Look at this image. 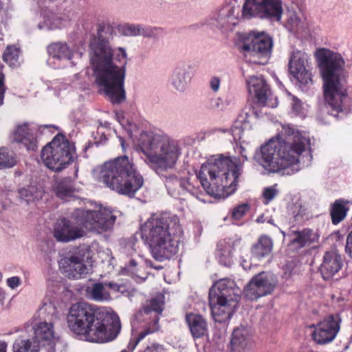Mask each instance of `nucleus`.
Instances as JSON below:
<instances>
[{"mask_svg": "<svg viewBox=\"0 0 352 352\" xmlns=\"http://www.w3.org/2000/svg\"><path fill=\"white\" fill-rule=\"evenodd\" d=\"M146 263L149 265L150 267H153V268H155V269H157V270H160V269H162V266H158V267H155V266H153L152 265V262L151 261H146Z\"/></svg>", "mask_w": 352, "mask_h": 352, "instance_id": "64", "label": "nucleus"}, {"mask_svg": "<svg viewBox=\"0 0 352 352\" xmlns=\"http://www.w3.org/2000/svg\"><path fill=\"white\" fill-rule=\"evenodd\" d=\"M227 242L226 241H220L218 245L217 256L219 258L221 264L227 266L230 263V256L232 252V248L229 245H226Z\"/></svg>", "mask_w": 352, "mask_h": 352, "instance_id": "42", "label": "nucleus"}, {"mask_svg": "<svg viewBox=\"0 0 352 352\" xmlns=\"http://www.w3.org/2000/svg\"><path fill=\"white\" fill-rule=\"evenodd\" d=\"M66 20L59 16H54L53 17V22L51 25L50 29H58L61 28L62 26H65Z\"/></svg>", "mask_w": 352, "mask_h": 352, "instance_id": "54", "label": "nucleus"}, {"mask_svg": "<svg viewBox=\"0 0 352 352\" xmlns=\"http://www.w3.org/2000/svg\"><path fill=\"white\" fill-rule=\"evenodd\" d=\"M273 241L266 235L261 236L257 243L252 248V256L256 259L261 260L269 256L272 250Z\"/></svg>", "mask_w": 352, "mask_h": 352, "instance_id": "31", "label": "nucleus"}, {"mask_svg": "<svg viewBox=\"0 0 352 352\" xmlns=\"http://www.w3.org/2000/svg\"><path fill=\"white\" fill-rule=\"evenodd\" d=\"M277 194L278 190L276 188V185L265 188L263 192V196L266 200L265 204H267L270 201L274 199Z\"/></svg>", "mask_w": 352, "mask_h": 352, "instance_id": "51", "label": "nucleus"}, {"mask_svg": "<svg viewBox=\"0 0 352 352\" xmlns=\"http://www.w3.org/2000/svg\"><path fill=\"white\" fill-rule=\"evenodd\" d=\"M144 263L145 262L142 258L138 256L137 257L132 258L129 261L128 263L126 264L124 267V270L133 276H135L136 277V280L140 279L143 281L146 277L142 276L140 272H141V268L144 267Z\"/></svg>", "mask_w": 352, "mask_h": 352, "instance_id": "40", "label": "nucleus"}, {"mask_svg": "<svg viewBox=\"0 0 352 352\" xmlns=\"http://www.w3.org/2000/svg\"><path fill=\"white\" fill-rule=\"evenodd\" d=\"M230 132L235 142H245L251 134V126L245 118L241 116L234 122Z\"/></svg>", "mask_w": 352, "mask_h": 352, "instance_id": "32", "label": "nucleus"}, {"mask_svg": "<svg viewBox=\"0 0 352 352\" xmlns=\"http://www.w3.org/2000/svg\"><path fill=\"white\" fill-rule=\"evenodd\" d=\"M239 289L229 278L217 281L210 289L208 298L212 316L216 322L229 320L237 307Z\"/></svg>", "mask_w": 352, "mask_h": 352, "instance_id": "9", "label": "nucleus"}, {"mask_svg": "<svg viewBox=\"0 0 352 352\" xmlns=\"http://www.w3.org/2000/svg\"><path fill=\"white\" fill-rule=\"evenodd\" d=\"M14 141L23 144L28 151L37 148V140L27 124L19 125L13 134Z\"/></svg>", "mask_w": 352, "mask_h": 352, "instance_id": "26", "label": "nucleus"}, {"mask_svg": "<svg viewBox=\"0 0 352 352\" xmlns=\"http://www.w3.org/2000/svg\"><path fill=\"white\" fill-rule=\"evenodd\" d=\"M325 104L331 108V114L335 117L343 111L344 104L349 100L346 89H324Z\"/></svg>", "mask_w": 352, "mask_h": 352, "instance_id": "21", "label": "nucleus"}, {"mask_svg": "<svg viewBox=\"0 0 352 352\" xmlns=\"http://www.w3.org/2000/svg\"><path fill=\"white\" fill-rule=\"evenodd\" d=\"M162 34L163 29L162 28L142 25V36L144 37L158 40Z\"/></svg>", "mask_w": 352, "mask_h": 352, "instance_id": "47", "label": "nucleus"}, {"mask_svg": "<svg viewBox=\"0 0 352 352\" xmlns=\"http://www.w3.org/2000/svg\"><path fill=\"white\" fill-rule=\"evenodd\" d=\"M252 344V334L248 328L241 326L233 331L230 340L232 352H243L250 350Z\"/></svg>", "mask_w": 352, "mask_h": 352, "instance_id": "24", "label": "nucleus"}, {"mask_svg": "<svg viewBox=\"0 0 352 352\" xmlns=\"http://www.w3.org/2000/svg\"><path fill=\"white\" fill-rule=\"evenodd\" d=\"M234 150H235L236 153H238L241 155V157H236V156L226 157V156H223V155H220L218 156H214L213 157V159H212L211 160H217L219 159H228L230 160V162L227 166L228 170L226 171V172H227L226 174L222 175L223 178H226V176L231 177L232 175V173H234V171H235L236 170V167H235L234 165L235 164L240 165V170L239 171V174H237V177L236 178V182H235V191H236V188H237L238 183L239 182L240 177L243 174V164L245 162L248 161V155H247L246 149L241 144H240V145L236 144V147L234 148Z\"/></svg>", "mask_w": 352, "mask_h": 352, "instance_id": "22", "label": "nucleus"}, {"mask_svg": "<svg viewBox=\"0 0 352 352\" xmlns=\"http://www.w3.org/2000/svg\"><path fill=\"white\" fill-rule=\"evenodd\" d=\"M67 321L72 332L79 339L89 342H111L121 329L120 320L116 314L85 302L72 305Z\"/></svg>", "mask_w": 352, "mask_h": 352, "instance_id": "3", "label": "nucleus"}, {"mask_svg": "<svg viewBox=\"0 0 352 352\" xmlns=\"http://www.w3.org/2000/svg\"><path fill=\"white\" fill-rule=\"evenodd\" d=\"M221 79L217 76H214L210 81V88H219Z\"/></svg>", "mask_w": 352, "mask_h": 352, "instance_id": "57", "label": "nucleus"}, {"mask_svg": "<svg viewBox=\"0 0 352 352\" xmlns=\"http://www.w3.org/2000/svg\"><path fill=\"white\" fill-rule=\"evenodd\" d=\"M104 285L116 292L120 290V286L117 283L110 282L109 283H104Z\"/></svg>", "mask_w": 352, "mask_h": 352, "instance_id": "58", "label": "nucleus"}, {"mask_svg": "<svg viewBox=\"0 0 352 352\" xmlns=\"http://www.w3.org/2000/svg\"><path fill=\"white\" fill-rule=\"evenodd\" d=\"M283 14L280 0H245L242 16L246 19L257 17L270 21H278Z\"/></svg>", "mask_w": 352, "mask_h": 352, "instance_id": "14", "label": "nucleus"}, {"mask_svg": "<svg viewBox=\"0 0 352 352\" xmlns=\"http://www.w3.org/2000/svg\"><path fill=\"white\" fill-rule=\"evenodd\" d=\"M5 90L6 89H0V106L3 104Z\"/></svg>", "mask_w": 352, "mask_h": 352, "instance_id": "62", "label": "nucleus"}, {"mask_svg": "<svg viewBox=\"0 0 352 352\" xmlns=\"http://www.w3.org/2000/svg\"><path fill=\"white\" fill-rule=\"evenodd\" d=\"M99 94L113 104H120L126 99L125 89H99Z\"/></svg>", "mask_w": 352, "mask_h": 352, "instance_id": "41", "label": "nucleus"}, {"mask_svg": "<svg viewBox=\"0 0 352 352\" xmlns=\"http://www.w3.org/2000/svg\"><path fill=\"white\" fill-rule=\"evenodd\" d=\"M52 292L54 293L56 292L58 290V284L52 283Z\"/></svg>", "mask_w": 352, "mask_h": 352, "instance_id": "63", "label": "nucleus"}, {"mask_svg": "<svg viewBox=\"0 0 352 352\" xmlns=\"http://www.w3.org/2000/svg\"><path fill=\"white\" fill-rule=\"evenodd\" d=\"M100 180L110 189L129 197L134 196L144 184L133 160L126 155L106 162L100 172Z\"/></svg>", "mask_w": 352, "mask_h": 352, "instance_id": "8", "label": "nucleus"}, {"mask_svg": "<svg viewBox=\"0 0 352 352\" xmlns=\"http://www.w3.org/2000/svg\"><path fill=\"white\" fill-rule=\"evenodd\" d=\"M5 76L2 72H0V88H6L4 86Z\"/></svg>", "mask_w": 352, "mask_h": 352, "instance_id": "60", "label": "nucleus"}, {"mask_svg": "<svg viewBox=\"0 0 352 352\" xmlns=\"http://www.w3.org/2000/svg\"><path fill=\"white\" fill-rule=\"evenodd\" d=\"M273 44V38L268 34L252 31L245 38L241 49L250 62L263 65L269 61Z\"/></svg>", "mask_w": 352, "mask_h": 352, "instance_id": "12", "label": "nucleus"}, {"mask_svg": "<svg viewBox=\"0 0 352 352\" xmlns=\"http://www.w3.org/2000/svg\"><path fill=\"white\" fill-rule=\"evenodd\" d=\"M340 315H330L318 322L312 332V338L318 344L331 342L336 337L340 328Z\"/></svg>", "mask_w": 352, "mask_h": 352, "instance_id": "17", "label": "nucleus"}, {"mask_svg": "<svg viewBox=\"0 0 352 352\" xmlns=\"http://www.w3.org/2000/svg\"><path fill=\"white\" fill-rule=\"evenodd\" d=\"M42 314H45V320L54 323L58 319V310L55 301L52 298H46L41 309Z\"/></svg>", "mask_w": 352, "mask_h": 352, "instance_id": "39", "label": "nucleus"}, {"mask_svg": "<svg viewBox=\"0 0 352 352\" xmlns=\"http://www.w3.org/2000/svg\"><path fill=\"white\" fill-rule=\"evenodd\" d=\"M180 231L177 215L168 212L153 214L142 226V238L149 246L153 258L164 261L177 253L179 241L175 236Z\"/></svg>", "mask_w": 352, "mask_h": 352, "instance_id": "5", "label": "nucleus"}, {"mask_svg": "<svg viewBox=\"0 0 352 352\" xmlns=\"http://www.w3.org/2000/svg\"><path fill=\"white\" fill-rule=\"evenodd\" d=\"M85 254L81 256L76 255L64 259V263L67 264L64 272L69 278L79 279L85 277L91 270L90 266L84 263Z\"/></svg>", "mask_w": 352, "mask_h": 352, "instance_id": "23", "label": "nucleus"}, {"mask_svg": "<svg viewBox=\"0 0 352 352\" xmlns=\"http://www.w3.org/2000/svg\"><path fill=\"white\" fill-rule=\"evenodd\" d=\"M33 338L47 352H64L65 344L58 337L54 336L53 323L45 320L34 327Z\"/></svg>", "mask_w": 352, "mask_h": 352, "instance_id": "16", "label": "nucleus"}, {"mask_svg": "<svg viewBox=\"0 0 352 352\" xmlns=\"http://www.w3.org/2000/svg\"><path fill=\"white\" fill-rule=\"evenodd\" d=\"M164 184L168 193L174 198L184 196V177H179L174 174H162Z\"/></svg>", "mask_w": 352, "mask_h": 352, "instance_id": "29", "label": "nucleus"}, {"mask_svg": "<svg viewBox=\"0 0 352 352\" xmlns=\"http://www.w3.org/2000/svg\"><path fill=\"white\" fill-rule=\"evenodd\" d=\"M20 49L14 45H8L3 52L2 58L12 68L20 67L19 54Z\"/></svg>", "mask_w": 352, "mask_h": 352, "instance_id": "38", "label": "nucleus"}, {"mask_svg": "<svg viewBox=\"0 0 352 352\" xmlns=\"http://www.w3.org/2000/svg\"><path fill=\"white\" fill-rule=\"evenodd\" d=\"M142 24L126 23L124 25H118V30L122 34L126 36H137L142 35Z\"/></svg>", "mask_w": 352, "mask_h": 352, "instance_id": "45", "label": "nucleus"}, {"mask_svg": "<svg viewBox=\"0 0 352 352\" xmlns=\"http://www.w3.org/2000/svg\"><path fill=\"white\" fill-rule=\"evenodd\" d=\"M251 100L259 107H276L278 100L271 89H248Z\"/></svg>", "mask_w": 352, "mask_h": 352, "instance_id": "27", "label": "nucleus"}, {"mask_svg": "<svg viewBox=\"0 0 352 352\" xmlns=\"http://www.w3.org/2000/svg\"><path fill=\"white\" fill-rule=\"evenodd\" d=\"M292 237V243L297 248H301L318 241L319 234L311 229L304 228L293 232Z\"/></svg>", "mask_w": 352, "mask_h": 352, "instance_id": "28", "label": "nucleus"}, {"mask_svg": "<svg viewBox=\"0 0 352 352\" xmlns=\"http://www.w3.org/2000/svg\"><path fill=\"white\" fill-rule=\"evenodd\" d=\"M163 298L164 296H159L151 299L135 315V318L138 322L144 323V329L140 333L133 343L130 342L129 346L132 345V349H134L138 343L145 336L159 330L160 315L162 314L164 305Z\"/></svg>", "mask_w": 352, "mask_h": 352, "instance_id": "13", "label": "nucleus"}, {"mask_svg": "<svg viewBox=\"0 0 352 352\" xmlns=\"http://www.w3.org/2000/svg\"><path fill=\"white\" fill-rule=\"evenodd\" d=\"M48 52L53 58L58 60H70L73 51L66 43H55L48 47Z\"/></svg>", "mask_w": 352, "mask_h": 352, "instance_id": "35", "label": "nucleus"}, {"mask_svg": "<svg viewBox=\"0 0 352 352\" xmlns=\"http://www.w3.org/2000/svg\"><path fill=\"white\" fill-rule=\"evenodd\" d=\"M116 35L112 24L101 21L89 37L90 63L94 82L100 88H124L127 54L122 47L113 50L111 42Z\"/></svg>", "mask_w": 352, "mask_h": 352, "instance_id": "2", "label": "nucleus"}, {"mask_svg": "<svg viewBox=\"0 0 352 352\" xmlns=\"http://www.w3.org/2000/svg\"><path fill=\"white\" fill-rule=\"evenodd\" d=\"M247 88H267L263 76H252L246 80Z\"/></svg>", "mask_w": 352, "mask_h": 352, "instance_id": "48", "label": "nucleus"}, {"mask_svg": "<svg viewBox=\"0 0 352 352\" xmlns=\"http://www.w3.org/2000/svg\"><path fill=\"white\" fill-rule=\"evenodd\" d=\"M311 56L301 50H294L289 59L288 71L298 86L314 85Z\"/></svg>", "mask_w": 352, "mask_h": 352, "instance_id": "15", "label": "nucleus"}, {"mask_svg": "<svg viewBox=\"0 0 352 352\" xmlns=\"http://www.w3.org/2000/svg\"><path fill=\"white\" fill-rule=\"evenodd\" d=\"M196 72V66L190 62H179L174 68L170 83L174 88H186Z\"/></svg>", "mask_w": 352, "mask_h": 352, "instance_id": "20", "label": "nucleus"}, {"mask_svg": "<svg viewBox=\"0 0 352 352\" xmlns=\"http://www.w3.org/2000/svg\"><path fill=\"white\" fill-rule=\"evenodd\" d=\"M19 199L29 204L42 198L43 192L35 186H29L18 190Z\"/></svg>", "mask_w": 352, "mask_h": 352, "instance_id": "37", "label": "nucleus"}, {"mask_svg": "<svg viewBox=\"0 0 352 352\" xmlns=\"http://www.w3.org/2000/svg\"><path fill=\"white\" fill-rule=\"evenodd\" d=\"M345 252L352 258V230L349 232L346 239Z\"/></svg>", "mask_w": 352, "mask_h": 352, "instance_id": "56", "label": "nucleus"}, {"mask_svg": "<svg viewBox=\"0 0 352 352\" xmlns=\"http://www.w3.org/2000/svg\"><path fill=\"white\" fill-rule=\"evenodd\" d=\"M275 287L271 275L262 272L254 276L244 289L246 298L254 300L270 294Z\"/></svg>", "mask_w": 352, "mask_h": 352, "instance_id": "18", "label": "nucleus"}, {"mask_svg": "<svg viewBox=\"0 0 352 352\" xmlns=\"http://www.w3.org/2000/svg\"><path fill=\"white\" fill-rule=\"evenodd\" d=\"M301 20L295 12L289 14L287 19V26L291 31H294L298 27Z\"/></svg>", "mask_w": 352, "mask_h": 352, "instance_id": "50", "label": "nucleus"}, {"mask_svg": "<svg viewBox=\"0 0 352 352\" xmlns=\"http://www.w3.org/2000/svg\"><path fill=\"white\" fill-rule=\"evenodd\" d=\"M344 259L336 249L324 253L319 270L324 280L332 278L342 267Z\"/></svg>", "mask_w": 352, "mask_h": 352, "instance_id": "19", "label": "nucleus"}, {"mask_svg": "<svg viewBox=\"0 0 352 352\" xmlns=\"http://www.w3.org/2000/svg\"><path fill=\"white\" fill-rule=\"evenodd\" d=\"M6 14V11L2 8L0 7V18H1V23H3V15Z\"/></svg>", "mask_w": 352, "mask_h": 352, "instance_id": "61", "label": "nucleus"}, {"mask_svg": "<svg viewBox=\"0 0 352 352\" xmlns=\"http://www.w3.org/2000/svg\"><path fill=\"white\" fill-rule=\"evenodd\" d=\"M21 279L18 276H12L7 279V285L11 289H15L21 285Z\"/></svg>", "mask_w": 352, "mask_h": 352, "instance_id": "55", "label": "nucleus"}, {"mask_svg": "<svg viewBox=\"0 0 352 352\" xmlns=\"http://www.w3.org/2000/svg\"><path fill=\"white\" fill-rule=\"evenodd\" d=\"M74 189L66 182H60L56 188V195L61 199L68 201L74 195Z\"/></svg>", "mask_w": 352, "mask_h": 352, "instance_id": "44", "label": "nucleus"}, {"mask_svg": "<svg viewBox=\"0 0 352 352\" xmlns=\"http://www.w3.org/2000/svg\"><path fill=\"white\" fill-rule=\"evenodd\" d=\"M315 57L323 80L322 88H340L346 72L342 55L327 48H320L316 51Z\"/></svg>", "mask_w": 352, "mask_h": 352, "instance_id": "10", "label": "nucleus"}, {"mask_svg": "<svg viewBox=\"0 0 352 352\" xmlns=\"http://www.w3.org/2000/svg\"><path fill=\"white\" fill-rule=\"evenodd\" d=\"M13 352H47L44 346L41 345L32 338L19 336L13 344Z\"/></svg>", "mask_w": 352, "mask_h": 352, "instance_id": "30", "label": "nucleus"}, {"mask_svg": "<svg viewBox=\"0 0 352 352\" xmlns=\"http://www.w3.org/2000/svg\"><path fill=\"white\" fill-rule=\"evenodd\" d=\"M16 164L14 153L5 147L0 148V168H11Z\"/></svg>", "mask_w": 352, "mask_h": 352, "instance_id": "43", "label": "nucleus"}, {"mask_svg": "<svg viewBox=\"0 0 352 352\" xmlns=\"http://www.w3.org/2000/svg\"><path fill=\"white\" fill-rule=\"evenodd\" d=\"M228 159L209 160L201 165L196 175H190L184 177V196L191 195L199 200H202L203 192L200 185L206 192L214 197L226 198L235 192V182L240 170V165H234L236 170L231 177H222L226 174Z\"/></svg>", "mask_w": 352, "mask_h": 352, "instance_id": "4", "label": "nucleus"}, {"mask_svg": "<svg viewBox=\"0 0 352 352\" xmlns=\"http://www.w3.org/2000/svg\"><path fill=\"white\" fill-rule=\"evenodd\" d=\"M116 219L107 208L100 206L97 210L76 209L70 219L63 218L56 223L54 236L58 241L67 243L81 238L84 228L101 232L111 229Z\"/></svg>", "mask_w": 352, "mask_h": 352, "instance_id": "6", "label": "nucleus"}, {"mask_svg": "<svg viewBox=\"0 0 352 352\" xmlns=\"http://www.w3.org/2000/svg\"><path fill=\"white\" fill-rule=\"evenodd\" d=\"M186 320L195 340L208 336V324L202 316L190 313L186 316Z\"/></svg>", "mask_w": 352, "mask_h": 352, "instance_id": "25", "label": "nucleus"}, {"mask_svg": "<svg viewBox=\"0 0 352 352\" xmlns=\"http://www.w3.org/2000/svg\"><path fill=\"white\" fill-rule=\"evenodd\" d=\"M8 344L4 341H0V352H6Z\"/></svg>", "mask_w": 352, "mask_h": 352, "instance_id": "59", "label": "nucleus"}, {"mask_svg": "<svg viewBox=\"0 0 352 352\" xmlns=\"http://www.w3.org/2000/svg\"><path fill=\"white\" fill-rule=\"evenodd\" d=\"M146 161L156 166V172L173 168L182 155L180 142L166 134L142 131L137 139Z\"/></svg>", "mask_w": 352, "mask_h": 352, "instance_id": "7", "label": "nucleus"}, {"mask_svg": "<svg viewBox=\"0 0 352 352\" xmlns=\"http://www.w3.org/2000/svg\"><path fill=\"white\" fill-rule=\"evenodd\" d=\"M350 201L344 199H336L331 206L330 214L332 223L337 225L346 217Z\"/></svg>", "mask_w": 352, "mask_h": 352, "instance_id": "34", "label": "nucleus"}, {"mask_svg": "<svg viewBox=\"0 0 352 352\" xmlns=\"http://www.w3.org/2000/svg\"><path fill=\"white\" fill-rule=\"evenodd\" d=\"M105 285L101 283H96L91 287H87L86 293L87 296L95 301L101 302L108 300L111 298L109 292L104 287Z\"/></svg>", "mask_w": 352, "mask_h": 352, "instance_id": "36", "label": "nucleus"}, {"mask_svg": "<svg viewBox=\"0 0 352 352\" xmlns=\"http://www.w3.org/2000/svg\"><path fill=\"white\" fill-rule=\"evenodd\" d=\"M116 116L118 121L122 126L123 129L127 132L129 137L131 139H133L134 137H136V133L138 131L137 125L126 119L122 113L117 114Z\"/></svg>", "mask_w": 352, "mask_h": 352, "instance_id": "46", "label": "nucleus"}, {"mask_svg": "<svg viewBox=\"0 0 352 352\" xmlns=\"http://www.w3.org/2000/svg\"><path fill=\"white\" fill-rule=\"evenodd\" d=\"M286 91H287L286 89ZM287 94L291 97L292 99V109L296 115L301 114L302 110V102L295 96L291 95L289 92L287 91Z\"/></svg>", "mask_w": 352, "mask_h": 352, "instance_id": "53", "label": "nucleus"}, {"mask_svg": "<svg viewBox=\"0 0 352 352\" xmlns=\"http://www.w3.org/2000/svg\"><path fill=\"white\" fill-rule=\"evenodd\" d=\"M250 209L248 204H241L234 207L232 212V217L235 220H240Z\"/></svg>", "mask_w": 352, "mask_h": 352, "instance_id": "49", "label": "nucleus"}, {"mask_svg": "<svg viewBox=\"0 0 352 352\" xmlns=\"http://www.w3.org/2000/svg\"><path fill=\"white\" fill-rule=\"evenodd\" d=\"M234 8L230 6H226L222 8L218 12L216 18L212 19L211 24L215 25L219 29L228 28L230 25H234L232 22L235 19L234 15Z\"/></svg>", "mask_w": 352, "mask_h": 352, "instance_id": "33", "label": "nucleus"}, {"mask_svg": "<svg viewBox=\"0 0 352 352\" xmlns=\"http://www.w3.org/2000/svg\"><path fill=\"white\" fill-rule=\"evenodd\" d=\"M253 160L268 173L292 175L312 160L309 135L294 126L283 125L276 137L255 149Z\"/></svg>", "mask_w": 352, "mask_h": 352, "instance_id": "1", "label": "nucleus"}, {"mask_svg": "<svg viewBox=\"0 0 352 352\" xmlns=\"http://www.w3.org/2000/svg\"><path fill=\"white\" fill-rule=\"evenodd\" d=\"M228 104V99L226 97L215 96L211 99L210 105L213 108L219 109H223Z\"/></svg>", "mask_w": 352, "mask_h": 352, "instance_id": "52", "label": "nucleus"}, {"mask_svg": "<svg viewBox=\"0 0 352 352\" xmlns=\"http://www.w3.org/2000/svg\"><path fill=\"white\" fill-rule=\"evenodd\" d=\"M74 154V146L65 136L57 135L42 149L41 159L47 168L59 172L73 162Z\"/></svg>", "mask_w": 352, "mask_h": 352, "instance_id": "11", "label": "nucleus"}]
</instances>
